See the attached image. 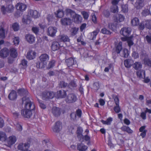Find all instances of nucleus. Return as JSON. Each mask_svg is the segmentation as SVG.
<instances>
[{
  "label": "nucleus",
  "instance_id": "f257e3e1",
  "mask_svg": "<svg viewBox=\"0 0 151 151\" xmlns=\"http://www.w3.org/2000/svg\"><path fill=\"white\" fill-rule=\"evenodd\" d=\"M40 16L39 13L36 10H30L29 13L28 15L26 17H24L22 19V22L24 24H29L31 21L30 17L36 19Z\"/></svg>",
  "mask_w": 151,
  "mask_h": 151
},
{
  "label": "nucleus",
  "instance_id": "f03ea898",
  "mask_svg": "<svg viewBox=\"0 0 151 151\" xmlns=\"http://www.w3.org/2000/svg\"><path fill=\"white\" fill-rule=\"evenodd\" d=\"M22 104L24 106V109L32 111L35 109V106L33 103L28 98L24 97L22 98Z\"/></svg>",
  "mask_w": 151,
  "mask_h": 151
},
{
  "label": "nucleus",
  "instance_id": "7ed1b4c3",
  "mask_svg": "<svg viewBox=\"0 0 151 151\" xmlns=\"http://www.w3.org/2000/svg\"><path fill=\"white\" fill-rule=\"evenodd\" d=\"M40 62L37 64L36 66L38 68H43L45 66L49 59L48 55L46 54H42L40 57Z\"/></svg>",
  "mask_w": 151,
  "mask_h": 151
},
{
  "label": "nucleus",
  "instance_id": "20e7f679",
  "mask_svg": "<svg viewBox=\"0 0 151 151\" xmlns=\"http://www.w3.org/2000/svg\"><path fill=\"white\" fill-rule=\"evenodd\" d=\"M66 13L67 15H70L72 17L73 20L76 23L81 22L82 18L79 15L77 14L71 9H66Z\"/></svg>",
  "mask_w": 151,
  "mask_h": 151
},
{
  "label": "nucleus",
  "instance_id": "39448f33",
  "mask_svg": "<svg viewBox=\"0 0 151 151\" xmlns=\"http://www.w3.org/2000/svg\"><path fill=\"white\" fill-rule=\"evenodd\" d=\"M17 139L16 136L14 135H12L8 138L5 141L6 143V145L9 147H11L16 142Z\"/></svg>",
  "mask_w": 151,
  "mask_h": 151
},
{
  "label": "nucleus",
  "instance_id": "423d86ee",
  "mask_svg": "<svg viewBox=\"0 0 151 151\" xmlns=\"http://www.w3.org/2000/svg\"><path fill=\"white\" fill-rule=\"evenodd\" d=\"M58 31L57 28L54 27H49L47 30V35L51 37H54L55 36L56 33Z\"/></svg>",
  "mask_w": 151,
  "mask_h": 151
},
{
  "label": "nucleus",
  "instance_id": "0eeeda50",
  "mask_svg": "<svg viewBox=\"0 0 151 151\" xmlns=\"http://www.w3.org/2000/svg\"><path fill=\"white\" fill-rule=\"evenodd\" d=\"M14 7L12 4H10L7 6L6 8L2 6L1 10L3 14H5L7 12H11L13 10Z\"/></svg>",
  "mask_w": 151,
  "mask_h": 151
},
{
  "label": "nucleus",
  "instance_id": "6e6552de",
  "mask_svg": "<svg viewBox=\"0 0 151 151\" xmlns=\"http://www.w3.org/2000/svg\"><path fill=\"white\" fill-rule=\"evenodd\" d=\"M119 1L122 2L121 0H113L112 1L113 6L111 8V11L114 13L117 12L118 11V7L116 5Z\"/></svg>",
  "mask_w": 151,
  "mask_h": 151
},
{
  "label": "nucleus",
  "instance_id": "1a4fd4ad",
  "mask_svg": "<svg viewBox=\"0 0 151 151\" xmlns=\"http://www.w3.org/2000/svg\"><path fill=\"white\" fill-rule=\"evenodd\" d=\"M25 39L28 43L32 44L35 42V37L32 34H28L25 35Z\"/></svg>",
  "mask_w": 151,
  "mask_h": 151
},
{
  "label": "nucleus",
  "instance_id": "9d476101",
  "mask_svg": "<svg viewBox=\"0 0 151 151\" xmlns=\"http://www.w3.org/2000/svg\"><path fill=\"white\" fill-rule=\"evenodd\" d=\"M21 114L23 117L29 118L32 116V111L23 109L21 111Z\"/></svg>",
  "mask_w": 151,
  "mask_h": 151
},
{
  "label": "nucleus",
  "instance_id": "9b49d317",
  "mask_svg": "<svg viewBox=\"0 0 151 151\" xmlns=\"http://www.w3.org/2000/svg\"><path fill=\"white\" fill-rule=\"evenodd\" d=\"M62 128V124L59 122H57L52 127V129L54 132H59Z\"/></svg>",
  "mask_w": 151,
  "mask_h": 151
},
{
  "label": "nucleus",
  "instance_id": "f8f14e48",
  "mask_svg": "<svg viewBox=\"0 0 151 151\" xmlns=\"http://www.w3.org/2000/svg\"><path fill=\"white\" fill-rule=\"evenodd\" d=\"M141 58L143 60L144 63L145 65H147L148 66L151 67V59H149L148 58L147 54L145 53L141 56Z\"/></svg>",
  "mask_w": 151,
  "mask_h": 151
},
{
  "label": "nucleus",
  "instance_id": "ddd939ff",
  "mask_svg": "<svg viewBox=\"0 0 151 151\" xmlns=\"http://www.w3.org/2000/svg\"><path fill=\"white\" fill-rule=\"evenodd\" d=\"M77 100L76 96L73 94H69L65 99V101L68 103L75 102Z\"/></svg>",
  "mask_w": 151,
  "mask_h": 151
},
{
  "label": "nucleus",
  "instance_id": "4468645a",
  "mask_svg": "<svg viewBox=\"0 0 151 151\" xmlns=\"http://www.w3.org/2000/svg\"><path fill=\"white\" fill-rule=\"evenodd\" d=\"M36 56V52L34 50H30L27 52L26 56L28 59L31 60L35 58Z\"/></svg>",
  "mask_w": 151,
  "mask_h": 151
},
{
  "label": "nucleus",
  "instance_id": "2eb2a0df",
  "mask_svg": "<svg viewBox=\"0 0 151 151\" xmlns=\"http://www.w3.org/2000/svg\"><path fill=\"white\" fill-rule=\"evenodd\" d=\"M131 32V29L129 27H124L122 29L120 33L124 36H127Z\"/></svg>",
  "mask_w": 151,
  "mask_h": 151
},
{
  "label": "nucleus",
  "instance_id": "dca6fc26",
  "mask_svg": "<svg viewBox=\"0 0 151 151\" xmlns=\"http://www.w3.org/2000/svg\"><path fill=\"white\" fill-rule=\"evenodd\" d=\"M16 7L17 10L23 12L26 9L27 6L24 3H19L16 5Z\"/></svg>",
  "mask_w": 151,
  "mask_h": 151
},
{
  "label": "nucleus",
  "instance_id": "f3484780",
  "mask_svg": "<svg viewBox=\"0 0 151 151\" xmlns=\"http://www.w3.org/2000/svg\"><path fill=\"white\" fill-rule=\"evenodd\" d=\"M125 19L124 16L121 14H117L114 17V19L117 23L122 22Z\"/></svg>",
  "mask_w": 151,
  "mask_h": 151
},
{
  "label": "nucleus",
  "instance_id": "a211bd4d",
  "mask_svg": "<svg viewBox=\"0 0 151 151\" xmlns=\"http://www.w3.org/2000/svg\"><path fill=\"white\" fill-rule=\"evenodd\" d=\"M9 54V51L6 48H4L0 51V57L5 58L7 57Z\"/></svg>",
  "mask_w": 151,
  "mask_h": 151
},
{
  "label": "nucleus",
  "instance_id": "6ab92c4d",
  "mask_svg": "<svg viewBox=\"0 0 151 151\" xmlns=\"http://www.w3.org/2000/svg\"><path fill=\"white\" fill-rule=\"evenodd\" d=\"M124 37L121 38V40L123 41H127L128 45L130 47L133 44V42L131 37H127V36H124Z\"/></svg>",
  "mask_w": 151,
  "mask_h": 151
},
{
  "label": "nucleus",
  "instance_id": "aec40b11",
  "mask_svg": "<svg viewBox=\"0 0 151 151\" xmlns=\"http://www.w3.org/2000/svg\"><path fill=\"white\" fill-rule=\"evenodd\" d=\"M133 61L132 60L127 59L124 61V64L125 66L127 68H130L133 65Z\"/></svg>",
  "mask_w": 151,
  "mask_h": 151
},
{
  "label": "nucleus",
  "instance_id": "412c9836",
  "mask_svg": "<svg viewBox=\"0 0 151 151\" xmlns=\"http://www.w3.org/2000/svg\"><path fill=\"white\" fill-rule=\"evenodd\" d=\"M115 46L116 52L117 53H119L122 49V42L120 41L117 43H115Z\"/></svg>",
  "mask_w": 151,
  "mask_h": 151
},
{
  "label": "nucleus",
  "instance_id": "4be33fe9",
  "mask_svg": "<svg viewBox=\"0 0 151 151\" xmlns=\"http://www.w3.org/2000/svg\"><path fill=\"white\" fill-rule=\"evenodd\" d=\"M58 39L59 41L60 42H66L70 41V39L68 37L65 35H62L59 36Z\"/></svg>",
  "mask_w": 151,
  "mask_h": 151
},
{
  "label": "nucleus",
  "instance_id": "5701e85b",
  "mask_svg": "<svg viewBox=\"0 0 151 151\" xmlns=\"http://www.w3.org/2000/svg\"><path fill=\"white\" fill-rule=\"evenodd\" d=\"M29 145L28 143L24 144L21 143L19 144L18 145V149L22 151L24 149H26L27 147L29 148Z\"/></svg>",
  "mask_w": 151,
  "mask_h": 151
},
{
  "label": "nucleus",
  "instance_id": "b1692460",
  "mask_svg": "<svg viewBox=\"0 0 151 151\" xmlns=\"http://www.w3.org/2000/svg\"><path fill=\"white\" fill-rule=\"evenodd\" d=\"M143 0H137L135 4V6L137 9H141L144 6Z\"/></svg>",
  "mask_w": 151,
  "mask_h": 151
},
{
  "label": "nucleus",
  "instance_id": "393cba45",
  "mask_svg": "<svg viewBox=\"0 0 151 151\" xmlns=\"http://www.w3.org/2000/svg\"><path fill=\"white\" fill-rule=\"evenodd\" d=\"M108 27L112 31H114L117 29V24L114 22L109 23Z\"/></svg>",
  "mask_w": 151,
  "mask_h": 151
},
{
  "label": "nucleus",
  "instance_id": "a878e982",
  "mask_svg": "<svg viewBox=\"0 0 151 151\" xmlns=\"http://www.w3.org/2000/svg\"><path fill=\"white\" fill-rule=\"evenodd\" d=\"M59 46H63L60 45L57 42H53L52 44L51 48L52 50L55 51L59 49Z\"/></svg>",
  "mask_w": 151,
  "mask_h": 151
},
{
  "label": "nucleus",
  "instance_id": "bb28decb",
  "mask_svg": "<svg viewBox=\"0 0 151 151\" xmlns=\"http://www.w3.org/2000/svg\"><path fill=\"white\" fill-rule=\"evenodd\" d=\"M99 32V30L97 29L91 33L89 35L90 39L93 40L95 39L96 38V35Z\"/></svg>",
  "mask_w": 151,
  "mask_h": 151
},
{
  "label": "nucleus",
  "instance_id": "cd10ccee",
  "mask_svg": "<svg viewBox=\"0 0 151 151\" xmlns=\"http://www.w3.org/2000/svg\"><path fill=\"white\" fill-rule=\"evenodd\" d=\"M133 67L136 70H139L142 68V65L141 63L136 62L133 64Z\"/></svg>",
  "mask_w": 151,
  "mask_h": 151
},
{
  "label": "nucleus",
  "instance_id": "c85d7f7f",
  "mask_svg": "<svg viewBox=\"0 0 151 151\" xmlns=\"http://www.w3.org/2000/svg\"><path fill=\"white\" fill-rule=\"evenodd\" d=\"M61 21V23L63 25L70 24L72 22V20L69 18L62 19Z\"/></svg>",
  "mask_w": 151,
  "mask_h": 151
},
{
  "label": "nucleus",
  "instance_id": "c756f323",
  "mask_svg": "<svg viewBox=\"0 0 151 151\" xmlns=\"http://www.w3.org/2000/svg\"><path fill=\"white\" fill-rule=\"evenodd\" d=\"M10 56L13 58L16 57L18 55L16 50L14 48L10 49Z\"/></svg>",
  "mask_w": 151,
  "mask_h": 151
},
{
  "label": "nucleus",
  "instance_id": "7c9ffc66",
  "mask_svg": "<svg viewBox=\"0 0 151 151\" xmlns=\"http://www.w3.org/2000/svg\"><path fill=\"white\" fill-rule=\"evenodd\" d=\"M66 95V92L64 90L59 91L57 92V94L55 96V97L57 98H64Z\"/></svg>",
  "mask_w": 151,
  "mask_h": 151
},
{
  "label": "nucleus",
  "instance_id": "2f4dec72",
  "mask_svg": "<svg viewBox=\"0 0 151 151\" xmlns=\"http://www.w3.org/2000/svg\"><path fill=\"white\" fill-rule=\"evenodd\" d=\"M7 135L6 133L2 131H0V141L5 142L7 139Z\"/></svg>",
  "mask_w": 151,
  "mask_h": 151
},
{
  "label": "nucleus",
  "instance_id": "473e14b6",
  "mask_svg": "<svg viewBox=\"0 0 151 151\" xmlns=\"http://www.w3.org/2000/svg\"><path fill=\"white\" fill-rule=\"evenodd\" d=\"M52 112L55 116H58L60 114V109L59 108L54 107L52 109Z\"/></svg>",
  "mask_w": 151,
  "mask_h": 151
},
{
  "label": "nucleus",
  "instance_id": "72a5a7b5",
  "mask_svg": "<svg viewBox=\"0 0 151 151\" xmlns=\"http://www.w3.org/2000/svg\"><path fill=\"white\" fill-rule=\"evenodd\" d=\"M137 75L140 78H143L145 76V71L144 70H139L137 72Z\"/></svg>",
  "mask_w": 151,
  "mask_h": 151
},
{
  "label": "nucleus",
  "instance_id": "f704fd0d",
  "mask_svg": "<svg viewBox=\"0 0 151 151\" xmlns=\"http://www.w3.org/2000/svg\"><path fill=\"white\" fill-rule=\"evenodd\" d=\"M88 148L86 146L84 145L83 144L81 143L78 145V149L81 151H86Z\"/></svg>",
  "mask_w": 151,
  "mask_h": 151
},
{
  "label": "nucleus",
  "instance_id": "c9c22d12",
  "mask_svg": "<svg viewBox=\"0 0 151 151\" xmlns=\"http://www.w3.org/2000/svg\"><path fill=\"white\" fill-rule=\"evenodd\" d=\"M65 61L68 67L72 66L74 63V59L72 58L66 59Z\"/></svg>",
  "mask_w": 151,
  "mask_h": 151
},
{
  "label": "nucleus",
  "instance_id": "e433bc0d",
  "mask_svg": "<svg viewBox=\"0 0 151 151\" xmlns=\"http://www.w3.org/2000/svg\"><path fill=\"white\" fill-rule=\"evenodd\" d=\"M17 97L16 92L13 91H11L9 96V98L10 100H14Z\"/></svg>",
  "mask_w": 151,
  "mask_h": 151
},
{
  "label": "nucleus",
  "instance_id": "4c0bfd02",
  "mask_svg": "<svg viewBox=\"0 0 151 151\" xmlns=\"http://www.w3.org/2000/svg\"><path fill=\"white\" fill-rule=\"evenodd\" d=\"M122 130L124 132H126L128 133H132L133 131L128 127L123 126L121 128Z\"/></svg>",
  "mask_w": 151,
  "mask_h": 151
},
{
  "label": "nucleus",
  "instance_id": "58836bf2",
  "mask_svg": "<svg viewBox=\"0 0 151 151\" xmlns=\"http://www.w3.org/2000/svg\"><path fill=\"white\" fill-rule=\"evenodd\" d=\"M47 97L45 96H43V99H45L46 98L52 99L55 96H56V95L53 92H48L47 93Z\"/></svg>",
  "mask_w": 151,
  "mask_h": 151
},
{
  "label": "nucleus",
  "instance_id": "ea45409f",
  "mask_svg": "<svg viewBox=\"0 0 151 151\" xmlns=\"http://www.w3.org/2000/svg\"><path fill=\"white\" fill-rule=\"evenodd\" d=\"M112 120L113 119L111 117H109L106 121L102 120L101 122L103 124L109 125L111 124Z\"/></svg>",
  "mask_w": 151,
  "mask_h": 151
},
{
  "label": "nucleus",
  "instance_id": "a19ab883",
  "mask_svg": "<svg viewBox=\"0 0 151 151\" xmlns=\"http://www.w3.org/2000/svg\"><path fill=\"white\" fill-rule=\"evenodd\" d=\"M82 132L83 130L82 128H78L77 130L78 137V138L80 139L81 140V138H82V139H83V136L82 134Z\"/></svg>",
  "mask_w": 151,
  "mask_h": 151
},
{
  "label": "nucleus",
  "instance_id": "79ce46f5",
  "mask_svg": "<svg viewBox=\"0 0 151 151\" xmlns=\"http://www.w3.org/2000/svg\"><path fill=\"white\" fill-rule=\"evenodd\" d=\"M139 19L136 17L133 19L131 21V23L133 26L137 25L139 24Z\"/></svg>",
  "mask_w": 151,
  "mask_h": 151
},
{
  "label": "nucleus",
  "instance_id": "37998d69",
  "mask_svg": "<svg viewBox=\"0 0 151 151\" xmlns=\"http://www.w3.org/2000/svg\"><path fill=\"white\" fill-rule=\"evenodd\" d=\"M78 28L76 27L72 28L70 30V35L71 36H73L76 35L78 33Z\"/></svg>",
  "mask_w": 151,
  "mask_h": 151
},
{
  "label": "nucleus",
  "instance_id": "c03bdc74",
  "mask_svg": "<svg viewBox=\"0 0 151 151\" xmlns=\"http://www.w3.org/2000/svg\"><path fill=\"white\" fill-rule=\"evenodd\" d=\"M129 54V52L127 49H124L122 52V56L125 58H127Z\"/></svg>",
  "mask_w": 151,
  "mask_h": 151
},
{
  "label": "nucleus",
  "instance_id": "a18cd8bd",
  "mask_svg": "<svg viewBox=\"0 0 151 151\" xmlns=\"http://www.w3.org/2000/svg\"><path fill=\"white\" fill-rule=\"evenodd\" d=\"M57 17L61 18L64 15V13L63 10L61 9H59L55 13Z\"/></svg>",
  "mask_w": 151,
  "mask_h": 151
},
{
  "label": "nucleus",
  "instance_id": "49530a36",
  "mask_svg": "<svg viewBox=\"0 0 151 151\" xmlns=\"http://www.w3.org/2000/svg\"><path fill=\"white\" fill-rule=\"evenodd\" d=\"M13 42L15 46L18 45L19 43L20 40L18 37H15L13 39Z\"/></svg>",
  "mask_w": 151,
  "mask_h": 151
},
{
  "label": "nucleus",
  "instance_id": "de8ad7c7",
  "mask_svg": "<svg viewBox=\"0 0 151 151\" xmlns=\"http://www.w3.org/2000/svg\"><path fill=\"white\" fill-rule=\"evenodd\" d=\"M146 27L148 29H151V21L150 20H146L144 21Z\"/></svg>",
  "mask_w": 151,
  "mask_h": 151
},
{
  "label": "nucleus",
  "instance_id": "09e8293b",
  "mask_svg": "<svg viewBox=\"0 0 151 151\" xmlns=\"http://www.w3.org/2000/svg\"><path fill=\"white\" fill-rule=\"evenodd\" d=\"M27 61L25 59L22 60L20 63V65L22 66V67L24 68H27Z\"/></svg>",
  "mask_w": 151,
  "mask_h": 151
},
{
  "label": "nucleus",
  "instance_id": "8fccbe9b",
  "mask_svg": "<svg viewBox=\"0 0 151 151\" xmlns=\"http://www.w3.org/2000/svg\"><path fill=\"white\" fill-rule=\"evenodd\" d=\"M5 37L3 27L0 28V38H3Z\"/></svg>",
  "mask_w": 151,
  "mask_h": 151
},
{
  "label": "nucleus",
  "instance_id": "3c124183",
  "mask_svg": "<svg viewBox=\"0 0 151 151\" xmlns=\"http://www.w3.org/2000/svg\"><path fill=\"white\" fill-rule=\"evenodd\" d=\"M150 14V11L148 9H145L143 10L142 13V16H146L149 15Z\"/></svg>",
  "mask_w": 151,
  "mask_h": 151
},
{
  "label": "nucleus",
  "instance_id": "603ef678",
  "mask_svg": "<svg viewBox=\"0 0 151 151\" xmlns=\"http://www.w3.org/2000/svg\"><path fill=\"white\" fill-rule=\"evenodd\" d=\"M128 9L127 5L126 4L122 5V11L123 12H127Z\"/></svg>",
  "mask_w": 151,
  "mask_h": 151
},
{
  "label": "nucleus",
  "instance_id": "864d4df0",
  "mask_svg": "<svg viewBox=\"0 0 151 151\" xmlns=\"http://www.w3.org/2000/svg\"><path fill=\"white\" fill-rule=\"evenodd\" d=\"M42 143L43 145H46L47 147L51 145L49 141V140L47 139L44 140L42 141Z\"/></svg>",
  "mask_w": 151,
  "mask_h": 151
},
{
  "label": "nucleus",
  "instance_id": "5fc2aeb1",
  "mask_svg": "<svg viewBox=\"0 0 151 151\" xmlns=\"http://www.w3.org/2000/svg\"><path fill=\"white\" fill-rule=\"evenodd\" d=\"M101 32L104 34L107 35H109L111 34V32L107 30L106 28H103L101 30Z\"/></svg>",
  "mask_w": 151,
  "mask_h": 151
},
{
  "label": "nucleus",
  "instance_id": "6e6d98bb",
  "mask_svg": "<svg viewBox=\"0 0 151 151\" xmlns=\"http://www.w3.org/2000/svg\"><path fill=\"white\" fill-rule=\"evenodd\" d=\"M12 27L14 31L18 30L19 29V26L18 23H14L12 25Z\"/></svg>",
  "mask_w": 151,
  "mask_h": 151
},
{
  "label": "nucleus",
  "instance_id": "4d7b16f0",
  "mask_svg": "<svg viewBox=\"0 0 151 151\" xmlns=\"http://www.w3.org/2000/svg\"><path fill=\"white\" fill-rule=\"evenodd\" d=\"M81 13L83 15L84 19H87L88 18L89 16V15L87 12L84 11L82 12Z\"/></svg>",
  "mask_w": 151,
  "mask_h": 151
},
{
  "label": "nucleus",
  "instance_id": "13d9d810",
  "mask_svg": "<svg viewBox=\"0 0 151 151\" xmlns=\"http://www.w3.org/2000/svg\"><path fill=\"white\" fill-rule=\"evenodd\" d=\"M83 137V139L82 138H81V140L80 139V141H81V142H82L84 140H84L85 141H89L90 139V137L87 135L85 136L84 137Z\"/></svg>",
  "mask_w": 151,
  "mask_h": 151
},
{
  "label": "nucleus",
  "instance_id": "bf43d9fd",
  "mask_svg": "<svg viewBox=\"0 0 151 151\" xmlns=\"http://www.w3.org/2000/svg\"><path fill=\"white\" fill-rule=\"evenodd\" d=\"M32 30L35 34L37 35L39 32V29L37 27H33L32 28Z\"/></svg>",
  "mask_w": 151,
  "mask_h": 151
},
{
  "label": "nucleus",
  "instance_id": "052dcab7",
  "mask_svg": "<svg viewBox=\"0 0 151 151\" xmlns=\"http://www.w3.org/2000/svg\"><path fill=\"white\" fill-rule=\"evenodd\" d=\"M114 110L116 113H118L120 111V109L119 107V105L115 106L114 107Z\"/></svg>",
  "mask_w": 151,
  "mask_h": 151
},
{
  "label": "nucleus",
  "instance_id": "680f3d73",
  "mask_svg": "<svg viewBox=\"0 0 151 151\" xmlns=\"http://www.w3.org/2000/svg\"><path fill=\"white\" fill-rule=\"evenodd\" d=\"M146 113L145 112H142L140 114V116L143 119H146Z\"/></svg>",
  "mask_w": 151,
  "mask_h": 151
},
{
  "label": "nucleus",
  "instance_id": "e2e57ef3",
  "mask_svg": "<svg viewBox=\"0 0 151 151\" xmlns=\"http://www.w3.org/2000/svg\"><path fill=\"white\" fill-rule=\"evenodd\" d=\"M145 39L148 43L151 44V36L147 35Z\"/></svg>",
  "mask_w": 151,
  "mask_h": 151
},
{
  "label": "nucleus",
  "instance_id": "0e129e2a",
  "mask_svg": "<svg viewBox=\"0 0 151 151\" xmlns=\"http://www.w3.org/2000/svg\"><path fill=\"white\" fill-rule=\"evenodd\" d=\"M114 99L116 105H119V100L118 97L117 96H115L114 97Z\"/></svg>",
  "mask_w": 151,
  "mask_h": 151
},
{
  "label": "nucleus",
  "instance_id": "69168bd1",
  "mask_svg": "<svg viewBox=\"0 0 151 151\" xmlns=\"http://www.w3.org/2000/svg\"><path fill=\"white\" fill-rule=\"evenodd\" d=\"M132 56L134 59H136L138 57V53L135 52H133L132 54Z\"/></svg>",
  "mask_w": 151,
  "mask_h": 151
},
{
  "label": "nucleus",
  "instance_id": "338daca9",
  "mask_svg": "<svg viewBox=\"0 0 151 151\" xmlns=\"http://www.w3.org/2000/svg\"><path fill=\"white\" fill-rule=\"evenodd\" d=\"M39 25L40 27L42 29H44L46 27V24L44 22L40 23Z\"/></svg>",
  "mask_w": 151,
  "mask_h": 151
},
{
  "label": "nucleus",
  "instance_id": "774afa93",
  "mask_svg": "<svg viewBox=\"0 0 151 151\" xmlns=\"http://www.w3.org/2000/svg\"><path fill=\"white\" fill-rule=\"evenodd\" d=\"M25 93H26V92L23 89H19L18 90V93L20 95L24 94Z\"/></svg>",
  "mask_w": 151,
  "mask_h": 151
}]
</instances>
